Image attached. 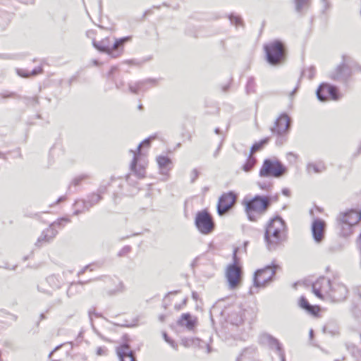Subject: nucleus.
<instances>
[{
	"label": "nucleus",
	"mask_w": 361,
	"mask_h": 361,
	"mask_svg": "<svg viewBox=\"0 0 361 361\" xmlns=\"http://www.w3.org/2000/svg\"><path fill=\"white\" fill-rule=\"evenodd\" d=\"M147 166V162L146 161H140L135 157L133 159L131 169L138 178H142L145 177Z\"/></svg>",
	"instance_id": "obj_15"
},
{
	"label": "nucleus",
	"mask_w": 361,
	"mask_h": 361,
	"mask_svg": "<svg viewBox=\"0 0 361 361\" xmlns=\"http://www.w3.org/2000/svg\"><path fill=\"white\" fill-rule=\"evenodd\" d=\"M130 39V37H126L116 39L114 44H112V52L117 49L118 47L123 45V44Z\"/></svg>",
	"instance_id": "obj_25"
},
{
	"label": "nucleus",
	"mask_w": 361,
	"mask_h": 361,
	"mask_svg": "<svg viewBox=\"0 0 361 361\" xmlns=\"http://www.w3.org/2000/svg\"><path fill=\"white\" fill-rule=\"evenodd\" d=\"M308 171L310 173H320L325 169L323 164H311L308 165Z\"/></svg>",
	"instance_id": "obj_24"
},
{
	"label": "nucleus",
	"mask_w": 361,
	"mask_h": 361,
	"mask_svg": "<svg viewBox=\"0 0 361 361\" xmlns=\"http://www.w3.org/2000/svg\"><path fill=\"white\" fill-rule=\"evenodd\" d=\"M195 223L198 231L204 235L210 234L215 228L213 216L207 209L201 210L196 214Z\"/></svg>",
	"instance_id": "obj_7"
},
{
	"label": "nucleus",
	"mask_w": 361,
	"mask_h": 361,
	"mask_svg": "<svg viewBox=\"0 0 361 361\" xmlns=\"http://www.w3.org/2000/svg\"><path fill=\"white\" fill-rule=\"evenodd\" d=\"M164 337L167 342H169V340L168 339V337H167V334L166 333L164 334Z\"/></svg>",
	"instance_id": "obj_30"
},
{
	"label": "nucleus",
	"mask_w": 361,
	"mask_h": 361,
	"mask_svg": "<svg viewBox=\"0 0 361 361\" xmlns=\"http://www.w3.org/2000/svg\"><path fill=\"white\" fill-rule=\"evenodd\" d=\"M106 353V350L103 348H99L97 350V354L98 355H103Z\"/></svg>",
	"instance_id": "obj_27"
},
{
	"label": "nucleus",
	"mask_w": 361,
	"mask_h": 361,
	"mask_svg": "<svg viewBox=\"0 0 361 361\" xmlns=\"http://www.w3.org/2000/svg\"><path fill=\"white\" fill-rule=\"evenodd\" d=\"M286 237V225L281 217L275 216L268 221L265 226L264 240L269 250L281 246Z\"/></svg>",
	"instance_id": "obj_2"
},
{
	"label": "nucleus",
	"mask_w": 361,
	"mask_h": 361,
	"mask_svg": "<svg viewBox=\"0 0 361 361\" xmlns=\"http://www.w3.org/2000/svg\"><path fill=\"white\" fill-rule=\"evenodd\" d=\"M43 72V69L41 66L37 67V68L34 69L31 72L28 71H19L18 74L24 78H29L30 76L37 75L38 74H41Z\"/></svg>",
	"instance_id": "obj_23"
},
{
	"label": "nucleus",
	"mask_w": 361,
	"mask_h": 361,
	"mask_svg": "<svg viewBox=\"0 0 361 361\" xmlns=\"http://www.w3.org/2000/svg\"><path fill=\"white\" fill-rule=\"evenodd\" d=\"M353 227L348 224L336 219V231L337 235L340 237L347 238L351 235L353 233Z\"/></svg>",
	"instance_id": "obj_16"
},
{
	"label": "nucleus",
	"mask_w": 361,
	"mask_h": 361,
	"mask_svg": "<svg viewBox=\"0 0 361 361\" xmlns=\"http://www.w3.org/2000/svg\"><path fill=\"white\" fill-rule=\"evenodd\" d=\"M234 263L227 267L226 277L231 289H235L240 286L243 280V269L237 259V249L233 252Z\"/></svg>",
	"instance_id": "obj_5"
},
{
	"label": "nucleus",
	"mask_w": 361,
	"mask_h": 361,
	"mask_svg": "<svg viewBox=\"0 0 361 361\" xmlns=\"http://www.w3.org/2000/svg\"><path fill=\"white\" fill-rule=\"evenodd\" d=\"M116 71H117V68H116V67H112V68H111V71H110V72H109V74H111L113 72Z\"/></svg>",
	"instance_id": "obj_29"
},
{
	"label": "nucleus",
	"mask_w": 361,
	"mask_h": 361,
	"mask_svg": "<svg viewBox=\"0 0 361 361\" xmlns=\"http://www.w3.org/2000/svg\"><path fill=\"white\" fill-rule=\"evenodd\" d=\"M312 288L314 295L323 301L340 302L344 301L348 295L347 286L336 279L329 280L321 277L313 283Z\"/></svg>",
	"instance_id": "obj_1"
},
{
	"label": "nucleus",
	"mask_w": 361,
	"mask_h": 361,
	"mask_svg": "<svg viewBox=\"0 0 361 361\" xmlns=\"http://www.w3.org/2000/svg\"><path fill=\"white\" fill-rule=\"evenodd\" d=\"M159 169L162 173L169 171L173 167V162L168 156L160 155L156 159Z\"/></svg>",
	"instance_id": "obj_17"
},
{
	"label": "nucleus",
	"mask_w": 361,
	"mask_h": 361,
	"mask_svg": "<svg viewBox=\"0 0 361 361\" xmlns=\"http://www.w3.org/2000/svg\"><path fill=\"white\" fill-rule=\"evenodd\" d=\"M238 194L233 191L223 192L219 197L216 204V211L219 215L222 216L228 212L235 204Z\"/></svg>",
	"instance_id": "obj_8"
},
{
	"label": "nucleus",
	"mask_w": 361,
	"mask_h": 361,
	"mask_svg": "<svg viewBox=\"0 0 361 361\" xmlns=\"http://www.w3.org/2000/svg\"><path fill=\"white\" fill-rule=\"evenodd\" d=\"M255 164V160L253 158H250L243 165V170L246 172L250 171Z\"/></svg>",
	"instance_id": "obj_26"
},
{
	"label": "nucleus",
	"mask_w": 361,
	"mask_h": 361,
	"mask_svg": "<svg viewBox=\"0 0 361 361\" xmlns=\"http://www.w3.org/2000/svg\"><path fill=\"white\" fill-rule=\"evenodd\" d=\"M357 243H358V245H359L360 247L361 248V233H360V236L358 238Z\"/></svg>",
	"instance_id": "obj_28"
},
{
	"label": "nucleus",
	"mask_w": 361,
	"mask_h": 361,
	"mask_svg": "<svg viewBox=\"0 0 361 361\" xmlns=\"http://www.w3.org/2000/svg\"><path fill=\"white\" fill-rule=\"evenodd\" d=\"M112 44L109 37H106L99 42H94V46L99 51L109 54H112Z\"/></svg>",
	"instance_id": "obj_19"
},
{
	"label": "nucleus",
	"mask_w": 361,
	"mask_h": 361,
	"mask_svg": "<svg viewBox=\"0 0 361 361\" xmlns=\"http://www.w3.org/2000/svg\"><path fill=\"white\" fill-rule=\"evenodd\" d=\"M178 323L179 325L185 326L188 329H192L197 323V319L193 318L190 314L185 313L180 316Z\"/></svg>",
	"instance_id": "obj_18"
},
{
	"label": "nucleus",
	"mask_w": 361,
	"mask_h": 361,
	"mask_svg": "<svg viewBox=\"0 0 361 361\" xmlns=\"http://www.w3.org/2000/svg\"><path fill=\"white\" fill-rule=\"evenodd\" d=\"M269 141V138L265 137L258 142H256L252 146L250 153L252 154L262 150L268 144Z\"/></svg>",
	"instance_id": "obj_21"
},
{
	"label": "nucleus",
	"mask_w": 361,
	"mask_h": 361,
	"mask_svg": "<svg viewBox=\"0 0 361 361\" xmlns=\"http://www.w3.org/2000/svg\"><path fill=\"white\" fill-rule=\"evenodd\" d=\"M276 266H267L255 272L254 283L257 287H264L271 282L275 275Z\"/></svg>",
	"instance_id": "obj_9"
},
{
	"label": "nucleus",
	"mask_w": 361,
	"mask_h": 361,
	"mask_svg": "<svg viewBox=\"0 0 361 361\" xmlns=\"http://www.w3.org/2000/svg\"><path fill=\"white\" fill-rule=\"evenodd\" d=\"M344 74H350V67L345 63H343L338 66L336 70V77H338Z\"/></svg>",
	"instance_id": "obj_22"
},
{
	"label": "nucleus",
	"mask_w": 361,
	"mask_h": 361,
	"mask_svg": "<svg viewBox=\"0 0 361 361\" xmlns=\"http://www.w3.org/2000/svg\"><path fill=\"white\" fill-rule=\"evenodd\" d=\"M298 304L300 308L305 310L310 315L319 318L322 315V309L319 305H311L305 296L298 299Z\"/></svg>",
	"instance_id": "obj_14"
},
{
	"label": "nucleus",
	"mask_w": 361,
	"mask_h": 361,
	"mask_svg": "<svg viewBox=\"0 0 361 361\" xmlns=\"http://www.w3.org/2000/svg\"><path fill=\"white\" fill-rule=\"evenodd\" d=\"M267 61L271 65L281 63L286 56V49L282 42L274 40L264 45Z\"/></svg>",
	"instance_id": "obj_4"
},
{
	"label": "nucleus",
	"mask_w": 361,
	"mask_h": 361,
	"mask_svg": "<svg viewBox=\"0 0 361 361\" xmlns=\"http://www.w3.org/2000/svg\"><path fill=\"white\" fill-rule=\"evenodd\" d=\"M336 219L355 226L361 220V211L349 209L348 211L341 212Z\"/></svg>",
	"instance_id": "obj_13"
},
{
	"label": "nucleus",
	"mask_w": 361,
	"mask_h": 361,
	"mask_svg": "<svg viewBox=\"0 0 361 361\" xmlns=\"http://www.w3.org/2000/svg\"><path fill=\"white\" fill-rule=\"evenodd\" d=\"M118 353L121 361H135L133 353L130 350L128 345H122Z\"/></svg>",
	"instance_id": "obj_20"
},
{
	"label": "nucleus",
	"mask_w": 361,
	"mask_h": 361,
	"mask_svg": "<svg viewBox=\"0 0 361 361\" xmlns=\"http://www.w3.org/2000/svg\"><path fill=\"white\" fill-rule=\"evenodd\" d=\"M290 123V119L288 116L285 114H281L276 120L271 131L276 135H284L288 132Z\"/></svg>",
	"instance_id": "obj_11"
},
{
	"label": "nucleus",
	"mask_w": 361,
	"mask_h": 361,
	"mask_svg": "<svg viewBox=\"0 0 361 361\" xmlns=\"http://www.w3.org/2000/svg\"><path fill=\"white\" fill-rule=\"evenodd\" d=\"M287 171L284 166L276 159H265L259 171V175L263 177L272 176L279 178L283 176Z\"/></svg>",
	"instance_id": "obj_6"
},
{
	"label": "nucleus",
	"mask_w": 361,
	"mask_h": 361,
	"mask_svg": "<svg viewBox=\"0 0 361 361\" xmlns=\"http://www.w3.org/2000/svg\"><path fill=\"white\" fill-rule=\"evenodd\" d=\"M317 97L321 101L337 100L338 94L337 89L329 84H322L317 92Z\"/></svg>",
	"instance_id": "obj_10"
},
{
	"label": "nucleus",
	"mask_w": 361,
	"mask_h": 361,
	"mask_svg": "<svg viewBox=\"0 0 361 361\" xmlns=\"http://www.w3.org/2000/svg\"><path fill=\"white\" fill-rule=\"evenodd\" d=\"M242 205L248 219L251 221H256L269 208L270 198L267 196L260 195L245 197L242 201Z\"/></svg>",
	"instance_id": "obj_3"
},
{
	"label": "nucleus",
	"mask_w": 361,
	"mask_h": 361,
	"mask_svg": "<svg viewBox=\"0 0 361 361\" xmlns=\"http://www.w3.org/2000/svg\"><path fill=\"white\" fill-rule=\"evenodd\" d=\"M326 224L320 219H314L311 226V231L314 240L317 243H321L325 237Z\"/></svg>",
	"instance_id": "obj_12"
}]
</instances>
